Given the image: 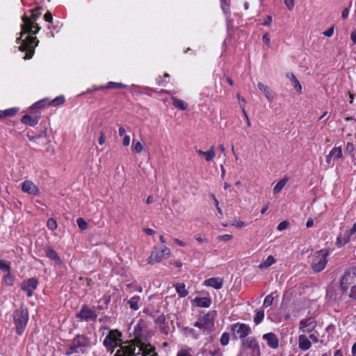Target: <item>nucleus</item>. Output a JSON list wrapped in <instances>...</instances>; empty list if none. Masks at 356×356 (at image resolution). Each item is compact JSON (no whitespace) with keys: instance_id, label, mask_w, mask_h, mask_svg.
Instances as JSON below:
<instances>
[{"instance_id":"nucleus-17","label":"nucleus","mask_w":356,"mask_h":356,"mask_svg":"<svg viewBox=\"0 0 356 356\" xmlns=\"http://www.w3.org/2000/svg\"><path fill=\"white\" fill-rule=\"evenodd\" d=\"M262 339L267 343L268 347L273 349H276L279 346V339L277 336L273 332H268L263 334Z\"/></svg>"},{"instance_id":"nucleus-56","label":"nucleus","mask_w":356,"mask_h":356,"mask_svg":"<svg viewBox=\"0 0 356 356\" xmlns=\"http://www.w3.org/2000/svg\"><path fill=\"white\" fill-rule=\"evenodd\" d=\"M143 231H144V232L146 234L150 235V236H152V235H154L155 234V232L153 229H150V228H145L143 229Z\"/></svg>"},{"instance_id":"nucleus-34","label":"nucleus","mask_w":356,"mask_h":356,"mask_svg":"<svg viewBox=\"0 0 356 356\" xmlns=\"http://www.w3.org/2000/svg\"><path fill=\"white\" fill-rule=\"evenodd\" d=\"M287 181H288V179L284 178V179H281L278 183H277V184L275 186V187L273 188V193L274 194L279 193L282 190V188L286 186Z\"/></svg>"},{"instance_id":"nucleus-62","label":"nucleus","mask_w":356,"mask_h":356,"mask_svg":"<svg viewBox=\"0 0 356 356\" xmlns=\"http://www.w3.org/2000/svg\"><path fill=\"white\" fill-rule=\"evenodd\" d=\"M222 1V8L225 12L229 10V6L227 4L225 0H221Z\"/></svg>"},{"instance_id":"nucleus-9","label":"nucleus","mask_w":356,"mask_h":356,"mask_svg":"<svg viewBox=\"0 0 356 356\" xmlns=\"http://www.w3.org/2000/svg\"><path fill=\"white\" fill-rule=\"evenodd\" d=\"M241 349L249 350L250 356H261L259 344L254 337H248L242 340Z\"/></svg>"},{"instance_id":"nucleus-29","label":"nucleus","mask_w":356,"mask_h":356,"mask_svg":"<svg viewBox=\"0 0 356 356\" xmlns=\"http://www.w3.org/2000/svg\"><path fill=\"white\" fill-rule=\"evenodd\" d=\"M276 262V259L274 258L273 256L270 255L268 257V258L264 261L261 262L259 265V268L260 269H266L271 266L273 264H274Z\"/></svg>"},{"instance_id":"nucleus-41","label":"nucleus","mask_w":356,"mask_h":356,"mask_svg":"<svg viewBox=\"0 0 356 356\" xmlns=\"http://www.w3.org/2000/svg\"><path fill=\"white\" fill-rule=\"evenodd\" d=\"M47 226L51 230H54L57 228V222L55 219L49 218L47 222Z\"/></svg>"},{"instance_id":"nucleus-55","label":"nucleus","mask_w":356,"mask_h":356,"mask_svg":"<svg viewBox=\"0 0 356 356\" xmlns=\"http://www.w3.org/2000/svg\"><path fill=\"white\" fill-rule=\"evenodd\" d=\"M348 15H349V8H345L342 11L341 17L343 19H345L348 17Z\"/></svg>"},{"instance_id":"nucleus-16","label":"nucleus","mask_w":356,"mask_h":356,"mask_svg":"<svg viewBox=\"0 0 356 356\" xmlns=\"http://www.w3.org/2000/svg\"><path fill=\"white\" fill-rule=\"evenodd\" d=\"M22 191L31 195H39L40 191L35 184L29 180H26L22 184Z\"/></svg>"},{"instance_id":"nucleus-54","label":"nucleus","mask_w":356,"mask_h":356,"mask_svg":"<svg viewBox=\"0 0 356 356\" xmlns=\"http://www.w3.org/2000/svg\"><path fill=\"white\" fill-rule=\"evenodd\" d=\"M350 38L353 42V44H356V29L352 31L350 34Z\"/></svg>"},{"instance_id":"nucleus-1","label":"nucleus","mask_w":356,"mask_h":356,"mask_svg":"<svg viewBox=\"0 0 356 356\" xmlns=\"http://www.w3.org/2000/svg\"><path fill=\"white\" fill-rule=\"evenodd\" d=\"M41 8L38 7L33 10H31V17L26 15H23L22 19L23 24H22V32L20 37L17 39L18 43L20 42L19 49L22 51H26L25 59H30L32 58L34 54V49L38 46L39 41L37 40L36 37L28 35L25 39H22L24 34L28 33H32L36 34L40 30V26L38 24H35V22L41 15L40 12Z\"/></svg>"},{"instance_id":"nucleus-22","label":"nucleus","mask_w":356,"mask_h":356,"mask_svg":"<svg viewBox=\"0 0 356 356\" xmlns=\"http://www.w3.org/2000/svg\"><path fill=\"white\" fill-rule=\"evenodd\" d=\"M257 86L258 89L264 94L269 101H272L275 98V92L268 86L261 82L258 83Z\"/></svg>"},{"instance_id":"nucleus-48","label":"nucleus","mask_w":356,"mask_h":356,"mask_svg":"<svg viewBox=\"0 0 356 356\" xmlns=\"http://www.w3.org/2000/svg\"><path fill=\"white\" fill-rule=\"evenodd\" d=\"M241 110H242V112H243V113L244 117H245V119H246L248 126V127H250L251 123H250V120H249V118H248V114H247V113H246V111H245V106H244V105H243H243H242V104H241Z\"/></svg>"},{"instance_id":"nucleus-37","label":"nucleus","mask_w":356,"mask_h":356,"mask_svg":"<svg viewBox=\"0 0 356 356\" xmlns=\"http://www.w3.org/2000/svg\"><path fill=\"white\" fill-rule=\"evenodd\" d=\"M126 85L122 83L110 81L107 83L106 88H124Z\"/></svg>"},{"instance_id":"nucleus-40","label":"nucleus","mask_w":356,"mask_h":356,"mask_svg":"<svg viewBox=\"0 0 356 356\" xmlns=\"http://www.w3.org/2000/svg\"><path fill=\"white\" fill-rule=\"evenodd\" d=\"M76 223L81 230H86L88 228L87 222L82 218H77Z\"/></svg>"},{"instance_id":"nucleus-2","label":"nucleus","mask_w":356,"mask_h":356,"mask_svg":"<svg viewBox=\"0 0 356 356\" xmlns=\"http://www.w3.org/2000/svg\"><path fill=\"white\" fill-rule=\"evenodd\" d=\"M91 346L90 338L84 334L77 335L69 345L66 355L84 354Z\"/></svg>"},{"instance_id":"nucleus-7","label":"nucleus","mask_w":356,"mask_h":356,"mask_svg":"<svg viewBox=\"0 0 356 356\" xmlns=\"http://www.w3.org/2000/svg\"><path fill=\"white\" fill-rule=\"evenodd\" d=\"M170 255L171 250L170 248L163 246L159 250L156 246H154L149 257L147 258V262L151 265H154L163 259H168Z\"/></svg>"},{"instance_id":"nucleus-13","label":"nucleus","mask_w":356,"mask_h":356,"mask_svg":"<svg viewBox=\"0 0 356 356\" xmlns=\"http://www.w3.org/2000/svg\"><path fill=\"white\" fill-rule=\"evenodd\" d=\"M76 317L86 321H95L97 316L88 307L85 305L81 309L80 312L76 314Z\"/></svg>"},{"instance_id":"nucleus-25","label":"nucleus","mask_w":356,"mask_h":356,"mask_svg":"<svg viewBox=\"0 0 356 356\" xmlns=\"http://www.w3.org/2000/svg\"><path fill=\"white\" fill-rule=\"evenodd\" d=\"M19 111L17 107L10 108L6 110H0V120L15 116Z\"/></svg>"},{"instance_id":"nucleus-57","label":"nucleus","mask_w":356,"mask_h":356,"mask_svg":"<svg viewBox=\"0 0 356 356\" xmlns=\"http://www.w3.org/2000/svg\"><path fill=\"white\" fill-rule=\"evenodd\" d=\"M177 356H193V355L185 350H181L177 353Z\"/></svg>"},{"instance_id":"nucleus-3","label":"nucleus","mask_w":356,"mask_h":356,"mask_svg":"<svg viewBox=\"0 0 356 356\" xmlns=\"http://www.w3.org/2000/svg\"><path fill=\"white\" fill-rule=\"evenodd\" d=\"M356 287V267L348 269L341 277L340 289L343 293L348 295Z\"/></svg>"},{"instance_id":"nucleus-36","label":"nucleus","mask_w":356,"mask_h":356,"mask_svg":"<svg viewBox=\"0 0 356 356\" xmlns=\"http://www.w3.org/2000/svg\"><path fill=\"white\" fill-rule=\"evenodd\" d=\"M202 354L205 355L206 356H222V352L220 351V348H216L213 350H207V349L203 350Z\"/></svg>"},{"instance_id":"nucleus-64","label":"nucleus","mask_w":356,"mask_h":356,"mask_svg":"<svg viewBox=\"0 0 356 356\" xmlns=\"http://www.w3.org/2000/svg\"><path fill=\"white\" fill-rule=\"evenodd\" d=\"M351 235L356 232V222L353 224L352 228L347 230Z\"/></svg>"},{"instance_id":"nucleus-23","label":"nucleus","mask_w":356,"mask_h":356,"mask_svg":"<svg viewBox=\"0 0 356 356\" xmlns=\"http://www.w3.org/2000/svg\"><path fill=\"white\" fill-rule=\"evenodd\" d=\"M351 234L346 230L344 234H340L337 238L336 245L341 247L347 244L350 241Z\"/></svg>"},{"instance_id":"nucleus-26","label":"nucleus","mask_w":356,"mask_h":356,"mask_svg":"<svg viewBox=\"0 0 356 356\" xmlns=\"http://www.w3.org/2000/svg\"><path fill=\"white\" fill-rule=\"evenodd\" d=\"M38 116H31L29 115H25L22 117L21 121L23 124H27L31 127H34L38 122Z\"/></svg>"},{"instance_id":"nucleus-49","label":"nucleus","mask_w":356,"mask_h":356,"mask_svg":"<svg viewBox=\"0 0 356 356\" xmlns=\"http://www.w3.org/2000/svg\"><path fill=\"white\" fill-rule=\"evenodd\" d=\"M284 3L287 8L291 10L294 6V1L293 0H284Z\"/></svg>"},{"instance_id":"nucleus-28","label":"nucleus","mask_w":356,"mask_h":356,"mask_svg":"<svg viewBox=\"0 0 356 356\" xmlns=\"http://www.w3.org/2000/svg\"><path fill=\"white\" fill-rule=\"evenodd\" d=\"M194 302L196 305L200 307H209L211 304V300L210 298L204 297V298H195L194 299Z\"/></svg>"},{"instance_id":"nucleus-12","label":"nucleus","mask_w":356,"mask_h":356,"mask_svg":"<svg viewBox=\"0 0 356 356\" xmlns=\"http://www.w3.org/2000/svg\"><path fill=\"white\" fill-rule=\"evenodd\" d=\"M38 282L35 278L24 280L21 284V289L27 293L29 297L33 296V291L38 287Z\"/></svg>"},{"instance_id":"nucleus-6","label":"nucleus","mask_w":356,"mask_h":356,"mask_svg":"<svg viewBox=\"0 0 356 356\" xmlns=\"http://www.w3.org/2000/svg\"><path fill=\"white\" fill-rule=\"evenodd\" d=\"M215 316V312H210L200 316L198 320L195 323L194 326L200 328L204 332H209L214 328Z\"/></svg>"},{"instance_id":"nucleus-53","label":"nucleus","mask_w":356,"mask_h":356,"mask_svg":"<svg viewBox=\"0 0 356 356\" xmlns=\"http://www.w3.org/2000/svg\"><path fill=\"white\" fill-rule=\"evenodd\" d=\"M44 18L45 21H47L48 22H52L53 17H52V15L49 12H47L44 15Z\"/></svg>"},{"instance_id":"nucleus-58","label":"nucleus","mask_w":356,"mask_h":356,"mask_svg":"<svg viewBox=\"0 0 356 356\" xmlns=\"http://www.w3.org/2000/svg\"><path fill=\"white\" fill-rule=\"evenodd\" d=\"M173 241L177 244L178 245H180V246H186V243L178 238H173Z\"/></svg>"},{"instance_id":"nucleus-33","label":"nucleus","mask_w":356,"mask_h":356,"mask_svg":"<svg viewBox=\"0 0 356 356\" xmlns=\"http://www.w3.org/2000/svg\"><path fill=\"white\" fill-rule=\"evenodd\" d=\"M132 150L136 154L141 153L145 151V144L139 141H133Z\"/></svg>"},{"instance_id":"nucleus-50","label":"nucleus","mask_w":356,"mask_h":356,"mask_svg":"<svg viewBox=\"0 0 356 356\" xmlns=\"http://www.w3.org/2000/svg\"><path fill=\"white\" fill-rule=\"evenodd\" d=\"M334 33V27L332 26L323 32V35L327 37H331Z\"/></svg>"},{"instance_id":"nucleus-4","label":"nucleus","mask_w":356,"mask_h":356,"mask_svg":"<svg viewBox=\"0 0 356 356\" xmlns=\"http://www.w3.org/2000/svg\"><path fill=\"white\" fill-rule=\"evenodd\" d=\"M330 252L327 250H321L315 252L311 257V266L314 272L322 271L327 264V257Z\"/></svg>"},{"instance_id":"nucleus-31","label":"nucleus","mask_w":356,"mask_h":356,"mask_svg":"<svg viewBox=\"0 0 356 356\" xmlns=\"http://www.w3.org/2000/svg\"><path fill=\"white\" fill-rule=\"evenodd\" d=\"M175 289L177 293L181 298L186 297L188 293V291L186 289V286L184 283L177 284L175 285Z\"/></svg>"},{"instance_id":"nucleus-19","label":"nucleus","mask_w":356,"mask_h":356,"mask_svg":"<svg viewBox=\"0 0 356 356\" xmlns=\"http://www.w3.org/2000/svg\"><path fill=\"white\" fill-rule=\"evenodd\" d=\"M196 152L200 156L203 157L204 160L207 162L211 161L216 156V152L213 145L211 146L209 149L207 151L197 149Z\"/></svg>"},{"instance_id":"nucleus-52","label":"nucleus","mask_w":356,"mask_h":356,"mask_svg":"<svg viewBox=\"0 0 356 356\" xmlns=\"http://www.w3.org/2000/svg\"><path fill=\"white\" fill-rule=\"evenodd\" d=\"M234 226H235L236 227H239V228H241L245 226V223L244 222L241 221V220H236L233 222L232 224Z\"/></svg>"},{"instance_id":"nucleus-35","label":"nucleus","mask_w":356,"mask_h":356,"mask_svg":"<svg viewBox=\"0 0 356 356\" xmlns=\"http://www.w3.org/2000/svg\"><path fill=\"white\" fill-rule=\"evenodd\" d=\"M264 318V312L263 310H257L254 317V323L256 325L259 324Z\"/></svg>"},{"instance_id":"nucleus-32","label":"nucleus","mask_w":356,"mask_h":356,"mask_svg":"<svg viewBox=\"0 0 356 356\" xmlns=\"http://www.w3.org/2000/svg\"><path fill=\"white\" fill-rule=\"evenodd\" d=\"M288 76L290 79L291 81L292 82V84L295 90L297 92H300L302 91V86L299 81L296 77V76L293 74H291L290 75H288Z\"/></svg>"},{"instance_id":"nucleus-39","label":"nucleus","mask_w":356,"mask_h":356,"mask_svg":"<svg viewBox=\"0 0 356 356\" xmlns=\"http://www.w3.org/2000/svg\"><path fill=\"white\" fill-rule=\"evenodd\" d=\"M229 342V334L227 332H224L220 337V343L222 346H227Z\"/></svg>"},{"instance_id":"nucleus-14","label":"nucleus","mask_w":356,"mask_h":356,"mask_svg":"<svg viewBox=\"0 0 356 356\" xmlns=\"http://www.w3.org/2000/svg\"><path fill=\"white\" fill-rule=\"evenodd\" d=\"M316 326V321L312 317H309L300 321L299 330L302 332H309L312 331Z\"/></svg>"},{"instance_id":"nucleus-24","label":"nucleus","mask_w":356,"mask_h":356,"mask_svg":"<svg viewBox=\"0 0 356 356\" xmlns=\"http://www.w3.org/2000/svg\"><path fill=\"white\" fill-rule=\"evenodd\" d=\"M127 304L129 305L130 308L133 310H138L140 307L142 305V302L140 297L138 296H134L131 297L128 301Z\"/></svg>"},{"instance_id":"nucleus-27","label":"nucleus","mask_w":356,"mask_h":356,"mask_svg":"<svg viewBox=\"0 0 356 356\" xmlns=\"http://www.w3.org/2000/svg\"><path fill=\"white\" fill-rule=\"evenodd\" d=\"M45 254L48 258L54 261L56 264H61L60 258L58 257L56 252L54 250H53L52 248H47L45 250Z\"/></svg>"},{"instance_id":"nucleus-60","label":"nucleus","mask_w":356,"mask_h":356,"mask_svg":"<svg viewBox=\"0 0 356 356\" xmlns=\"http://www.w3.org/2000/svg\"><path fill=\"white\" fill-rule=\"evenodd\" d=\"M272 22V17L268 16L267 18L265 19L264 22L263 23L264 26H268Z\"/></svg>"},{"instance_id":"nucleus-44","label":"nucleus","mask_w":356,"mask_h":356,"mask_svg":"<svg viewBox=\"0 0 356 356\" xmlns=\"http://www.w3.org/2000/svg\"><path fill=\"white\" fill-rule=\"evenodd\" d=\"M232 235L231 234H223L220 235L217 237V239L218 241H229L232 238Z\"/></svg>"},{"instance_id":"nucleus-46","label":"nucleus","mask_w":356,"mask_h":356,"mask_svg":"<svg viewBox=\"0 0 356 356\" xmlns=\"http://www.w3.org/2000/svg\"><path fill=\"white\" fill-rule=\"evenodd\" d=\"M0 270L6 273L10 271V266L5 264L2 260H0Z\"/></svg>"},{"instance_id":"nucleus-8","label":"nucleus","mask_w":356,"mask_h":356,"mask_svg":"<svg viewBox=\"0 0 356 356\" xmlns=\"http://www.w3.org/2000/svg\"><path fill=\"white\" fill-rule=\"evenodd\" d=\"M139 341H124L120 343L118 348L115 352L116 356H135L137 354L136 353V347L138 348Z\"/></svg>"},{"instance_id":"nucleus-18","label":"nucleus","mask_w":356,"mask_h":356,"mask_svg":"<svg viewBox=\"0 0 356 356\" xmlns=\"http://www.w3.org/2000/svg\"><path fill=\"white\" fill-rule=\"evenodd\" d=\"M204 285L212 287L215 289H220L223 285V279L221 277H211L204 281Z\"/></svg>"},{"instance_id":"nucleus-30","label":"nucleus","mask_w":356,"mask_h":356,"mask_svg":"<svg viewBox=\"0 0 356 356\" xmlns=\"http://www.w3.org/2000/svg\"><path fill=\"white\" fill-rule=\"evenodd\" d=\"M172 100L173 106L175 108H179L182 111H184L187 108L188 105L183 100H181L180 99H177L175 97H172Z\"/></svg>"},{"instance_id":"nucleus-61","label":"nucleus","mask_w":356,"mask_h":356,"mask_svg":"<svg viewBox=\"0 0 356 356\" xmlns=\"http://www.w3.org/2000/svg\"><path fill=\"white\" fill-rule=\"evenodd\" d=\"M262 39H263V41L266 43V44H269L270 43V38H269V35L268 33H265L263 37H262Z\"/></svg>"},{"instance_id":"nucleus-38","label":"nucleus","mask_w":356,"mask_h":356,"mask_svg":"<svg viewBox=\"0 0 356 356\" xmlns=\"http://www.w3.org/2000/svg\"><path fill=\"white\" fill-rule=\"evenodd\" d=\"M3 282L8 286H12L13 284V277L10 271L6 272V274L3 277Z\"/></svg>"},{"instance_id":"nucleus-51","label":"nucleus","mask_w":356,"mask_h":356,"mask_svg":"<svg viewBox=\"0 0 356 356\" xmlns=\"http://www.w3.org/2000/svg\"><path fill=\"white\" fill-rule=\"evenodd\" d=\"M105 140H106L105 134L103 131H101L99 138L98 139L99 144L100 145H103L105 143Z\"/></svg>"},{"instance_id":"nucleus-5","label":"nucleus","mask_w":356,"mask_h":356,"mask_svg":"<svg viewBox=\"0 0 356 356\" xmlns=\"http://www.w3.org/2000/svg\"><path fill=\"white\" fill-rule=\"evenodd\" d=\"M13 320L16 327V332L21 335L26 326L29 320V312L23 307L16 309L13 313Z\"/></svg>"},{"instance_id":"nucleus-43","label":"nucleus","mask_w":356,"mask_h":356,"mask_svg":"<svg viewBox=\"0 0 356 356\" xmlns=\"http://www.w3.org/2000/svg\"><path fill=\"white\" fill-rule=\"evenodd\" d=\"M64 101H65L64 97L59 96V97H57L56 98H55L54 100H52L51 104L54 106H57V105L63 104L64 102Z\"/></svg>"},{"instance_id":"nucleus-11","label":"nucleus","mask_w":356,"mask_h":356,"mask_svg":"<svg viewBox=\"0 0 356 356\" xmlns=\"http://www.w3.org/2000/svg\"><path fill=\"white\" fill-rule=\"evenodd\" d=\"M121 334L117 330H111L104 340V345L111 352L114 351L115 348L119 346Z\"/></svg>"},{"instance_id":"nucleus-21","label":"nucleus","mask_w":356,"mask_h":356,"mask_svg":"<svg viewBox=\"0 0 356 356\" xmlns=\"http://www.w3.org/2000/svg\"><path fill=\"white\" fill-rule=\"evenodd\" d=\"M311 341L305 334H300L298 337V347L302 351H306L311 348Z\"/></svg>"},{"instance_id":"nucleus-45","label":"nucleus","mask_w":356,"mask_h":356,"mask_svg":"<svg viewBox=\"0 0 356 356\" xmlns=\"http://www.w3.org/2000/svg\"><path fill=\"white\" fill-rule=\"evenodd\" d=\"M289 225V223L287 221H286V220L282 221L278 224L277 229L279 231H282V230L286 229L288 227Z\"/></svg>"},{"instance_id":"nucleus-63","label":"nucleus","mask_w":356,"mask_h":356,"mask_svg":"<svg viewBox=\"0 0 356 356\" xmlns=\"http://www.w3.org/2000/svg\"><path fill=\"white\" fill-rule=\"evenodd\" d=\"M125 129L122 127V126H120L119 127V135L121 136V137H124L125 134Z\"/></svg>"},{"instance_id":"nucleus-42","label":"nucleus","mask_w":356,"mask_h":356,"mask_svg":"<svg viewBox=\"0 0 356 356\" xmlns=\"http://www.w3.org/2000/svg\"><path fill=\"white\" fill-rule=\"evenodd\" d=\"M273 300H274V298L273 297V296L271 294L267 296L264 299L263 306L264 307H268L270 306L273 304Z\"/></svg>"},{"instance_id":"nucleus-15","label":"nucleus","mask_w":356,"mask_h":356,"mask_svg":"<svg viewBox=\"0 0 356 356\" xmlns=\"http://www.w3.org/2000/svg\"><path fill=\"white\" fill-rule=\"evenodd\" d=\"M142 353L143 356H157L158 354L155 350V348L152 346L150 344H145L141 341H139L138 351L137 354Z\"/></svg>"},{"instance_id":"nucleus-47","label":"nucleus","mask_w":356,"mask_h":356,"mask_svg":"<svg viewBox=\"0 0 356 356\" xmlns=\"http://www.w3.org/2000/svg\"><path fill=\"white\" fill-rule=\"evenodd\" d=\"M131 142V138L128 135H124V137H122V145L124 147H127L129 145Z\"/></svg>"},{"instance_id":"nucleus-59","label":"nucleus","mask_w":356,"mask_h":356,"mask_svg":"<svg viewBox=\"0 0 356 356\" xmlns=\"http://www.w3.org/2000/svg\"><path fill=\"white\" fill-rule=\"evenodd\" d=\"M308 338L309 339L310 341H312L314 343H317L318 341V337L314 334H309Z\"/></svg>"},{"instance_id":"nucleus-10","label":"nucleus","mask_w":356,"mask_h":356,"mask_svg":"<svg viewBox=\"0 0 356 356\" xmlns=\"http://www.w3.org/2000/svg\"><path fill=\"white\" fill-rule=\"evenodd\" d=\"M231 332L234 339H241L243 340L248 338L247 337L251 332V328L247 324L236 323L232 325Z\"/></svg>"},{"instance_id":"nucleus-20","label":"nucleus","mask_w":356,"mask_h":356,"mask_svg":"<svg viewBox=\"0 0 356 356\" xmlns=\"http://www.w3.org/2000/svg\"><path fill=\"white\" fill-rule=\"evenodd\" d=\"M343 157L341 147H334L326 156V162L330 164L331 160H335Z\"/></svg>"}]
</instances>
